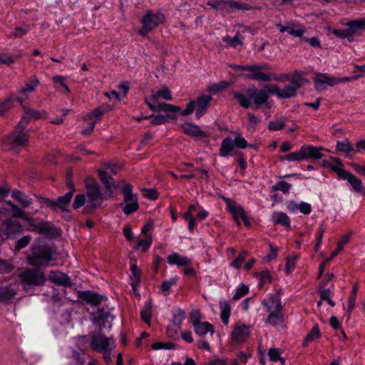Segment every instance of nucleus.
<instances>
[{"instance_id": "obj_41", "label": "nucleus", "mask_w": 365, "mask_h": 365, "mask_svg": "<svg viewBox=\"0 0 365 365\" xmlns=\"http://www.w3.org/2000/svg\"><path fill=\"white\" fill-rule=\"evenodd\" d=\"M11 196L16 199L24 207H28L31 204V200L19 190L13 191Z\"/></svg>"}, {"instance_id": "obj_46", "label": "nucleus", "mask_w": 365, "mask_h": 365, "mask_svg": "<svg viewBox=\"0 0 365 365\" xmlns=\"http://www.w3.org/2000/svg\"><path fill=\"white\" fill-rule=\"evenodd\" d=\"M292 25V24H289L288 26H286V29H282V33L287 32L294 37H301L304 35L305 30L303 28L294 29Z\"/></svg>"}, {"instance_id": "obj_38", "label": "nucleus", "mask_w": 365, "mask_h": 365, "mask_svg": "<svg viewBox=\"0 0 365 365\" xmlns=\"http://www.w3.org/2000/svg\"><path fill=\"white\" fill-rule=\"evenodd\" d=\"M336 149L337 151L344 153L346 155L351 153H355V149L354 148L352 143L347 140L338 141L336 143Z\"/></svg>"}, {"instance_id": "obj_11", "label": "nucleus", "mask_w": 365, "mask_h": 365, "mask_svg": "<svg viewBox=\"0 0 365 365\" xmlns=\"http://www.w3.org/2000/svg\"><path fill=\"white\" fill-rule=\"evenodd\" d=\"M19 277L22 283L28 286H41L46 282L44 274L38 269H26Z\"/></svg>"}, {"instance_id": "obj_3", "label": "nucleus", "mask_w": 365, "mask_h": 365, "mask_svg": "<svg viewBox=\"0 0 365 365\" xmlns=\"http://www.w3.org/2000/svg\"><path fill=\"white\" fill-rule=\"evenodd\" d=\"M56 255V251L49 247H43L36 251H34L32 254L27 257L29 264L31 266H45L54 265L52 262L55 259Z\"/></svg>"}, {"instance_id": "obj_12", "label": "nucleus", "mask_w": 365, "mask_h": 365, "mask_svg": "<svg viewBox=\"0 0 365 365\" xmlns=\"http://www.w3.org/2000/svg\"><path fill=\"white\" fill-rule=\"evenodd\" d=\"M348 29H334L332 33L341 38H349L354 33L359 30H365V18L351 21L347 23Z\"/></svg>"}, {"instance_id": "obj_10", "label": "nucleus", "mask_w": 365, "mask_h": 365, "mask_svg": "<svg viewBox=\"0 0 365 365\" xmlns=\"http://www.w3.org/2000/svg\"><path fill=\"white\" fill-rule=\"evenodd\" d=\"M300 88L301 83L297 80H293L282 89L278 85H269V92L280 98H290L296 96Z\"/></svg>"}, {"instance_id": "obj_22", "label": "nucleus", "mask_w": 365, "mask_h": 365, "mask_svg": "<svg viewBox=\"0 0 365 365\" xmlns=\"http://www.w3.org/2000/svg\"><path fill=\"white\" fill-rule=\"evenodd\" d=\"M342 179L346 180L356 192L365 195V187L363 186L362 181L356 175L348 171L344 176H342Z\"/></svg>"}, {"instance_id": "obj_37", "label": "nucleus", "mask_w": 365, "mask_h": 365, "mask_svg": "<svg viewBox=\"0 0 365 365\" xmlns=\"http://www.w3.org/2000/svg\"><path fill=\"white\" fill-rule=\"evenodd\" d=\"M83 299L87 303L96 306L103 301V297L97 293L86 292L83 293Z\"/></svg>"}, {"instance_id": "obj_30", "label": "nucleus", "mask_w": 365, "mask_h": 365, "mask_svg": "<svg viewBox=\"0 0 365 365\" xmlns=\"http://www.w3.org/2000/svg\"><path fill=\"white\" fill-rule=\"evenodd\" d=\"M55 84V88L59 92L65 94L70 93V89L66 83V77L63 76H54L52 78Z\"/></svg>"}, {"instance_id": "obj_60", "label": "nucleus", "mask_w": 365, "mask_h": 365, "mask_svg": "<svg viewBox=\"0 0 365 365\" xmlns=\"http://www.w3.org/2000/svg\"><path fill=\"white\" fill-rule=\"evenodd\" d=\"M6 203L10 205L13 210V216L16 217H19L23 219L24 217H26V212L23 210H21L19 207L15 205L14 204L11 203V202H6Z\"/></svg>"}, {"instance_id": "obj_48", "label": "nucleus", "mask_w": 365, "mask_h": 365, "mask_svg": "<svg viewBox=\"0 0 365 365\" xmlns=\"http://www.w3.org/2000/svg\"><path fill=\"white\" fill-rule=\"evenodd\" d=\"M163 110L168 113H178L182 111L181 108L179 106H174L173 104H168L165 103H158V111Z\"/></svg>"}, {"instance_id": "obj_27", "label": "nucleus", "mask_w": 365, "mask_h": 365, "mask_svg": "<svg viewBox=\"0 0 365 365\" xmlns=\"http://www.w3.org/2000/svg\"><path fill=\"white\" fill-rule=\"evenodd\" d=\"M194 331L199 336H205L207 334L210 333L213 334L215 329L212 324L207 322H201L193 327Z\"/></svg>"}, {"instance_id": "obj_17", "label": "nucleus", "mask_w": 365, "mask_h": 365, "mask_svg": "<svg viewBox=\"0 0 365 365\" xmlns=\"http://www.w3.org/2000/svg\"><path fill=\"white\" fill-rule=\"evenodd\" d=\"M227 202L228 209L237 224H240V220H242L246 225H249L248 217L242 207L235 205L230 200H227Z\"/></svg>"}, {"instance_id": "obj_25", "label": "nucleus", "mask_w": 365, "mask_h": 365, "mask_svg": "<svg viewBox=\"0 0 365 365\" xmlns=\"http://www.w3.org/2000/svg\"><path fill=\"white\" fill-rule=\"evenodd\" d=\"M167 261L169 264L178 266H186L192 264V261L186 256L180 255L177 252H173L167 257Z\"/></svg>"}, {"instance_id": "obj_64", "label": "nucleus", "mask_w": 365, "mask_h": 365, "mask_svg": "<svg viewBox=\"0 0 365 365\" xmlns=\"http://www.w3.org/2000/svg\"><path fill=\"white\" fill-rule=\"evenodd\" d=\"M30 241H31L30 236H29V235L24 236L17 241L15 248L16 250H21V249L26 247L29 245V243L30 242Z\"/></svg>"}, {"instance_id": "obj_28", "label": "nucleus", "mask_w": 365, "mask_h": 365, "mask_svg": "<svg viewBox=\"0 0 365 365\" xmlns=\"http://www.w3.org/2000/svg\"><path fill=\"white\" fill-rule=\"evenodd\" d=\"M280 159L282 161L286 160L289 162L301 161L306 160L304 145L301 146L299 150L281 156Z\"/></svg>"}, {"instance_id": "obj_15", "label": "nucleus", "mask_w": 365, "mask_h": 365, "mask_svg": "<svg viewBox=\"0 0 365 365\" xmlns=\"http://www.w3.org/2000/svg\"><path fill=\"white\" fill-rule=\"evenodd\" d=\"M268 89L258 90L255 87H252L247 89V94L249 97L254 101V103L257 106L264 104L269 98V86H266Z\"/></svg>"}, {"instance_id": "obj_58", "label": "nucleus", "mask_w": 365, "mask_h": 365, "mask_svg": "<svg viewBox=\"0 0 365 365\" xmlns=\"http://www.w3.org/2000/svg\"><path fill=\"white\" fill-rule=\"evenodd\" d=\"M29 30V26L25 25L24 26L16 27L12 33L13 36L19 38L25 35Z\"/></svg>"}, {"instance_id": "obj_24", "label": "nucleus", "mask_w": 365, "mask_h": 365, "mask_svg": "<svg viewBox=\"0 0 365 365\" xmlns=\"http://www.w3.org/2000/svg\"><path fill=\"white\" fill-rule=\"evenodd\" d=\"M49 279L53 284L58 286L71 287L72 285L69 277L60 272H51Z\"/></svg>"}, {"instance_id": "obj_59", "label": "nucleus", "mask_w": 365, "mask_h": 365, "mask_svg": "<svg viewBox=\"0 0 365 365\" xmlns=\"http://www.w3.org/2000/svg\"><path fill=\"white\" fill-rule=\"evenodd\" d=\"M190 319L193 327L197 324H199L200 322H202L200 312L197 309L192 310L190 314Z\"/></svg>"}, {"instance_id": "obj_1", "label": "nucleus", "mask_w": 365, "mask_h": 365, "mask_svg": "<svg viewBox=\"0 0 365 365\" xmlns=\"http://www.w3.org/2000/svg\"><path fill=\"white\" fill-rule=\"evenodd\" d=\"M262 304L266 308L267 318L266 323L277 329L285 328L284 315L282 314V305L279 293L270 296L262 301Z\"/></svg>"}, {"instance_id": "obj_6", "label": "nucleus", "mask_w": 365, "mask_h": 365, "mask_svg": "<svg viewBox=\"0 0 365 365\" xmlns=\"http://www.w3.org/2000/svg\"><path fill=\"white\" fill-rule=\"evenodd\" d=\"M122 193L123 194V202L125 205L120 204L123 212L129 215L139 209L138 197L135 194L133 193L132 185L130 183H125L122 187Z\"/></svg>"}, {"instance_id": "obj_39", "label": "nucleus", "mask_w": 365, "mask_h": 365, "mask_svg": "<svg viewBox=\"0 0 365 365\" xmlns=\"http://www.w3.org/2000/svg\"><path fill=\"white\" fill-rule=\"evenodd\" d=\"M185 319V312L182 309H178L173 314L172 324L177 329H180Z\"/></svg>"}, {"instance_id": "obj_44", "label": "nucleus", "mask_w": 365, "mask_h": 365, "mask_svg": "<svg viewBox=\"0 0 365 365\" xmlns=\"http://www.w3.org/2000/svg\"><path fill=\"white\" fill-rule=\"evenodd\" d=\"M153 238L150 235H146L144 239L138 240L135 247V250L141 249L142 251H147L151 246Z\"/></svg>"}, {"instance_id": "obj_52", "label": "nucleus", "mask_w": 365, "mask_h": 365, "mask_svg": "<svg viewBox=\"0 0 365 365\" xmlns=\"http://www.w3.org/2000/svg\"><path fill=\"white\" fill-rule=\"evenodd\" d=\"M285 126V123L283 120H277L270 121L268 124V129L272 131L282 130Z\"/></svg>"}, {"instance_id": "obj_55", "label": "nucleus", "mask_w": 365, "mask_h": 365, "mask_svg": "<svg viewBox=\"0 0 365 365\" xmlns=\"http://www.w3.org/2000/svg\"><path fill=\"white\" fill-rule=\"evenodd\" d=\"M145 119H151L153 125H161L166 122L167 119L163 115H150L149 116H144Z\"/></svg>"}, {"instance_id": "obj_62", "label": "nucleus", "mask_w": 365, "mask_h": 365, "mask_svg": "<svg viewBox=\"0 0 365 365\" xmlns=\"http://www.w3.org/2000/svg\"><path fill=\"white\" fill-rule=\"evenodd\" d=\"M353 231H349L346 235H343L337 243L339 249H343L344 247L349 242L351 237L353 235Z\"/></svg>"}, {"instance_id": "obj_50", "label": "nucleus", "mask_w": 365, "mask_h": 365, "mask_svg": "<svg viewBox=\"0 0 365 365\" xmlns=\"http://www.w3.org/2000/svg\"><path fill=\"white\" fill-rule=\"evenodd\" d=\"M292 187V185L286 181H279L276 185L272 186L273 190H279L283 193H288Z\"/></svg>"}, {"instance_id": "obj_13", "label": "nucleus", "mask_w": 365, "mask_h": 365, "mask_svg": "<svg viewBox=\"0 0 365 365\" xmlns=\"http://www.w3.org/2000/svg\"><path fill=\"white\" fill-rule=\"evenodd\" d=\"M251 66L256 67L254 71H250L252 74H246L245 76L250 79L257 80L261 81H270L271 80H278L279 78L275 74H267L262 72L263 70H269L270 66L268 63H263L261 64H253Z\"/></svg>"}, {"instance_id": "obj_47", "label": "nucleus", "mask_w": 365, "mask_h": 365, "mask_svg": "<svg viewBox=\"0 0 365 365\" xmlns=\"http://www.w3.org/2000/svg\"><path fill=\"white\" fill-rule=\"evenodd\" d=\"M320 332L319 329L317 325H315L310 332L307 335L303 343V346H306L308 345L309 342L314 341L315 339L319 337Z\"/></svg>"}, {"instance_id": "obj_20", "label": "nucleus", "mask_w": 365, "mask_h": 365, "mask_svg": "<svg viewBox=\"0 0 365 365\" xmlns=\"http://www.w3.org/2000/svg\"><path fill=\"white\" fill-rule=\"evenodd\" d=\"M349 80L350 79L349 78H339L334 77H329V76L324 73H319L314 78V81L316 83L317 87L321 84H327L329 86H334L341 82L349 81Z\"/></svg>"}, {"instance_id": "obj_29", "label": "nucleus", "mask_w": 365, "mask_h": 365, "mask_svg": "<svg viewBox=\"0 0 365 365\" xmlns=\"http://www.w3.org/2000/svg\"><path fill=\"white\" fill-rule=\"evenodd\" d=\"M68 185L71 188L70 192L63 196L59 197L56 200L58 202V207L62 211H67V205L70 202L73 196V192L75 190L74 185L73 183H69Z\"/></svg>"}, {"instance_id": "obj_32", "label": "nucleus", "mask_w": 365, "mask_h": 365, "mask_svg": "<svg viewBox=\"0 0 365 365\" xmlns=\"http://www.w3.org/2000/svg\"><path fill=\"white\" fill-rule=\"evenodd\" d=\"M235 145L234 140L230 138H225L221 143L220 148V154L222 157L228 156L231 151L234 149Z\"/></svg>"}, {"instance_id": "obj_8", "label": "nucleus", "mask_w": 365, "mask_h": 365, "mask_svg": "<svg viewBox=\"0 0 365 365\" xmlns=\"http://www.w3.org/2000/svg\"><path fill=\"white\" fill-rule=\"evenodd\" d=\"M164 21L165 16L163 14L148 11L142 19L143 26L139 31V34L142 36H145L150 31Z\"/></svg>"}, {"instance_id": "obj_54", "label": "nucleus", "mask_w": 365, "mask_h": 365, "mask_svg": "<svg viewBox=\"0 0 365 365\" xmlns=\"http://www.w3.org/2000/svg\"><path fill=\"white\" fill-rule=\"evenodd\" d=\"M358 292V287L356 285H355L351 291V295L348 300V311L349 313L352 311L353 308L355 306V302L356 299V294Z\"/></svg>"}, {"instance_id": "obj_18", "label": "nucleus", "mask_w": 365, "mask_h": 365, "mask_svg": "<svg viewBox=\"0 0 365 365\" xmlns=\"http://www.w3.org/2000/svg\"><path fill=\"white\" fill-rule=\"evenodd\" d=\"M1 231L6 237L13 238L16 234L20 233L22 231V227L19 222H14L11 220H6L2 225Z\"/></svg>"}, {"instance_id": "obj_45", "label": "nucleus", "mask_w": 365, "mask_h": 365, "mask_svg": "<svg viewBox=\"0 0 365 365\" xmlns=\"http://www.w3.org/2000/svg\"><path fill=\"white\" fill-rule=\"evenodd\" d=\"M233 97L237 100L238 103L243 108H248L251 106L250 98L240 92H234Z\"/></svg>"}, {"instance_id": "obj_2", "label": "nucleus", "mask_w": 365, "mask_h": 365, "mask_svg": "<svg viewBox=\"0 0 365 365\" xmlns=\"http://www.w3.org/2000/svg\"><path fill=\"white\" fill-rule=\"evenodd\" d=\"M85 185L88 198L86 208L94 210L101 206L103 200V195L100 190L98 184L94 178L87 177L85 179Z\"/></svg>"}, {"instance_id": "obj_61", "label": "nucleus", "mask_w": 365, "mask_h": 365, "mask_svg": "<svg viewBox=\"0 0 365 365\" xmlns=\"http://www.w3.org/2000/svg\"><path fill=\"white\" fill-rule=\"evenodd\" d=\"M247 252H243L240 253L237 257L232 262V266L236 269L241 267L242 263L245 261Z\"/></svg>"}, {"instance_id": "obj_19", "label": "nucleus", "mask_w": 365, "mask_h": 365, "mask_svg": "<svg viewBox=\"0 0 365 365\" xmlns=\"http://www.w3.org/2000/svg\"><path fill=\"white\" fill-rule=\"evenodd\" d=\"M330 159L332 162L327 160L323 161L324 166L330 168L333 172L337 174L339 178L342 179V176H344L348 171L343 168V164L339 158L331 157Z\"/></svg>"}, {"instance_id": "obj_36", "label": "nucleus", "mask_w": 365, "mask_h": 365, "mask_svg": "<svg viewBox=\"0 0 365 365\" xmlns=\"http://www.w3.org/2000/svg\"><path fill=\"white\" fill-rule=\"evenodd\" d=\"M41 117V115L38 111L36 110H29L25 113L19 121V128H21L23 124L27 125L31 120L38 119Z\"/></svg>"}, {"instance_id": "obj_7", "label": "nucleus", "mask_w": 365, "mask_h": 365, "mask_svg": "<svg viewBox=\"0 0 365 365\" xmlns=\"http://www.w3.org/2000/svg\"><path fill=\"white\" fill-rule=\"evenodd\" d=\"M119 170L120 168L117 165L106 163L103 164L102 168L98 170L99 178L107 190L113 191L119 187V185L114 182L111 176V175H117Z\"/></svg>"}, {"instance_id": "obj_26", "label": "nucleus", "mask_w": 365, "mask_h": 365, "mask_svg": "<svg viewBox=\"0 0 365 365\" xmlns=\"http://www.w3.org/2000/svg\"><path fill=\"white\" fill-rule=\"evenodd\" d=\"M306 160L312 158L315 160H320L324 157L322 150H325L323 147H315L312 145H304Z\"/></svg>"}, {"instance_id": "obj_43", "label": "nucleus", "mask_w": 365, "mask_h": 365, "mask_svg": "<svg viewBox=\"0 0 365 365\" xmlns=\"http://www.w3.org/2000/svg\"><path fill=\"white\" fill-rule=\"evenodd\" d=\"M152 312L153 304L151 300H149L145 303L144 309L140 312L141 317L145 323L150 324Z\"/></svg>"}, {"instance_id": "obj_16", "label": "nucleus", "mask_w": 365, "mask_h": 365, "mask_svg": "<svg viewBox=\"0 0 365 365\" xmlns=\"http://www.w3.org/2000/svg\"><path fill=\"white\" fill-rule=\"evenodd\" d=\"M104 113L105 110L97 108L87 113L84 117V120L88 122V128L83 130L82 133L84 135L90 134L93 131L98 118L103 115Z\"/></svg>"}, {"instance_id": "obj_40", "label": "nucleus", "mask_w": 365, "mask_h": 365, "mask_svg": "<svg viewBox=\"0 0 365 365\" xmlns=\"http://www.w3.org/2000/svg\"><path fill=\"white\" fill-rule=\"evenodd\" d=\"M255 277L259 280V287H262L266 284H269L272 282V277L268 270H263L255 274Z\"/></svg>"}, {"instance_id": "obj_35", "label": "nucleus", "mask_w": 365, "mask_h": 365, "mask_svg": "<svg viewBox=\"0 0 365 365\" xmlns=\"http://www.w3.org/2000/svg\"><path fill=\"white\" fill-rule=\"evenodd\" d=\"M159 98L171 101L173 97L170 91L168 88H164L158 91L153 92L151 100L154 102H157Z\"/></svg>"}, {"instance_id": "obj_49", "label": "nucleus", "mask_w": 365, "mask_h": 365, "mask_svg": "<svg viewBox=\"0 0 365 365\" xmlns=\"http://www.w3.org/2000/svg\"><path fill=\"white\" fill-rule=\"evenodd\" d=\"M229 86V83L225 81H220L218 83L212 84L208 86L207 91L215 94L219 92H221L224 91L225 88H227Z\"/></svg>"}, {"instance_id": "obj_4", "label": "nucleus", "mask_w": 365, "mask_h": 365, "mask_svg": "<svg viewBox=\"0 0 365 365\" xmlns=\"http://www.w3.org/2000/svg\"><path fill=\"white\" fill-rule=\"evenodd\" d=\"M211 101L212 97L210 96H200L196 101H190L187 104L185 109L181 111L180 114L182 115H188L195 109V115L197 118H200L206 113Z\"/></svg>"}, {"instance_id": "obj_56", "label": "nucleus", "mask_w": 365, "mask_h": 365, "mask_svg": "<svg viewBox=\"0 0 365 365\" xmlns=\"http://www.w3.org/2000/svg\"><path fill=\"white\" fill-rule=\"evenodd\" d=\"M249 292V288L245 284H242L239 287H237L233 299L234 300H238L240 298L243 297L245 295H246Z\"/></svg>"}, {"instance_id": "obj_9", "label": "nucleus", "mask_w": 365, "mask_h": 365, "mask_svg": "<svg viewBox=\"0 0 365 365\" xmlns=\"http://www.w3.org/2000/svg\"><path fill=\"white\" fill-rule=\"evenodd\" d=\"M91 349L99 353L110 352L114 347V340L112 337H106L101 333L91 335Z\"/></svg>"}, {"instance_id": "obj_34", "label": "nucleus", "mask_w": 365, "mask_h": 365, "mask_svg": "<svg viewBox=\"0 0 365 365\" xmlns=\"http://www.w3.org/2000/svg\"><path fill=\"white\" fill-rule=\"evenodd\" d=\"M16 294V289L11 287H0V302L11 300Z\"/></svg>"}, {"instance_id": "obj_57", "label": "nucleus", "mask_w": 365, "mask_h": 365, "mask_svg": "<svg viewBox=\"0 0 365 365\" xmlns=\"http://www.w3.org/2000/svg\"><path fill=\"white\" fill-rule=\"evenodd\" d=\"M268 355L269 359L272 361L277 362L281 361L282 364L284 363V359L281 358L280 353L277 349L272 348L269 350Z\"/></svg>"}, {"instance_id": "obj_63", "label": "nucleus", "mask_w": 365, "mask_h": 365, "mask_svg": "<svg viewBox=\"0 0 365 365\" xmlns=\"http://www.w3.org/2000/svg\"><path fill=\"white\" fill-rule=\"evenodd\" d=\"M86 202V196L84 195H78L76 196L73 207L74 209H78Z\"/></svg>"}, {"instance_id": "obj_31", "label": "nucleus", "mask_w": 365, "mask_h": 365, "mask_svg": "<svg viewBox=\"0 0 365 365\" xmlns=\"http://www.w3.org/2000/svg\"><path fill=\"white\" fill-rule=\"evenodd\" d=\"M272 218L275 225H281L287 228L290 227V219L284 212H275L272 214Z\"/></svg>"}, {"instance_id": "obj_33", "label": "nucleus", "mask_w": 365, "mask_h": 365, "mask_svg": "<svg viewBox=\"0 0 365 365\" xmlns=\"http://www.w3.org/2000/svg\"><path fill=\"white\" fill-rule=\"evenodd\" d=\"M220 317L222 323L225 325L229 324V318L231 314V308L226 301L220 302Z\"/></svg>"}, {"instance_id": "obj_21", "label": "nucleus", "mask_w": 365, "mask_h": 365, "mask_svg": "<svg viewBox=\"0 0 365 365\" xmlns=\"http://www.w3.org/2000/svg\"><path fill=\"white\" fill-rule=\"evenodd\" d=\"M38 84L39 80L36 76H35L31 81L26 82L25 87L21 88L19 91V93L22 95V96H15L16 101L20 104H22L25 99L27 98L28 93L34 92Z\"/></svg>"}, {"instance_id": "obj_5", "label": "nucleus", "mask_w": 365, "mask_h": 365, "mask_svg": "<svg viewBox=\"0 0 365 365\" xmlns=\"http://www.w3.org/2000/svg\"><path fill=\"white\" fill-rule=\"evenodd\" d=\"M26 125H22L19 128V123L14 129V132L8 135L4 140L5 148L12 150L19 146H24L29 140V135L25 132Z\"/></svg>"}, {"instance_id": "obj_53", "label": "nucleus", "mask_w": 365, "mask_h": 365, "mask_svg": "<svg viewBox=\"0 0 365 365\" xmlns=\"http://www.w3.org/2000/svg\"><path fill=\"white\" fill-rule=\"evenodd\" d=\"M177 282H178L177 277H173L169 280L164 281L162 283L161 287H160L161 291L163 293L169 292L171 287L176 284Z\"/></svg>"}, {"instance_id": "obj_23", "label": "nucleus", "mask_w": 365, "mask_h": 365, "mask_svg": "<svg viewBox=\"0 0 365 365\" xmlns=\"http://www.w3.org/2000/svg\"><path fill=\"white\" fill-rule=\"evenodd\" d=\"M182 130L184 133L187 135L197 138H204L207 137L205 131L200 129L198 125H194L190 123H185L181 125Z\"/></svg>"}, {"instance_id": "obj_51", "label": "nucleus", "mask_w": 365, "mask_h": 365, "mask_svg": "<svg viewBox=\"0 0 365 365\" xmlns=\"http://www.w3.org/2000/svg\"><path fill=\"white\" fill-rule=\"evenodd\" d=\"M14 101H16L15 96H11L4 102L0 103V115H4L13 106V102Z\"/></svg>"}, {"instance_id": "obj_14", "label": "nucleus", "mask_w": 365, "mask_h": 365, "mask_svg": "<svg viewBox=\"0 0 365 365\" xmlns=\"http://www.w3.org/2000/svg\"><path fill=\"white\" fill-rule=\"evenodd\" d=\"M250 335V327L242 323H237L233 328L231 336L236 343L245 342Z\"/></svg>"}, {"instance_id": "obj_42", "label": "nucleus", "mask_w": 365, "mask_h": 365, "mask_svg": "<svg viewBox=\"0 0 365 365\" xmlns=\"http://www.w3.org/2000/svg\"><path fill=\"white\" fill-rule=\"evenodd\" d=\"M55 227L48 222H41L38 224V234L51 235L55 231Z\"/></svg>"}]
</instances>
